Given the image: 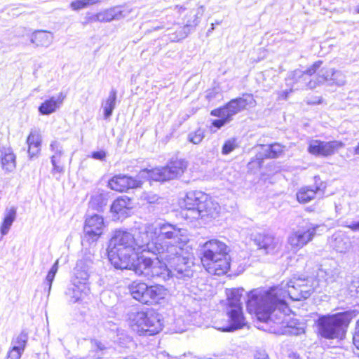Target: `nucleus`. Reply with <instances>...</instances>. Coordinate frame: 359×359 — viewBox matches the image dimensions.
Returning a JSON list of instances; mask_svg holds the SVG:
<instances>
[{
  "label": "nucleus",
  "instance_id": "1",
  "mask_svg": "<svg viewBox=\"0 0 359 359\" xmlns=\"http://www.w3.org/2000/svg\"><path fill=\"white\" fill-rule=\"evenodd\" d=\"M155 233L147 241L144 252L156 256L159 269H167L172 276H187L189 259L184 246L189 242L187 231L168 222L153 224Z\"/></svg>",
  "mask_w": 359,
  "mask_h": 359
},
{
  "label": "nucleus",
  "instance_id": "2",
  "mask_svg": "<svg viewBox=\"0 0 359 359\" xmlns=\"http://www.w3.org/2000/svg\"><path fill=\"white\" fill-rule=\"evenodd\" d=\"M297 278H294L287 283L273 286L268 290H253L248 294L247 310L254 313L260 321L276 324L283 323L290 309L286 303L287 297L292 299V289L299 290L296 285Z\"/></svg>",
  "mask_w": 359,
  "mask_h": 359
},
{
  "label": "nucleus",
  "instance_id": "3",
  "mask_svg": "<svg viewBox=\"0 0 359 359\" xmlns=\"http://www.w3.org/2000/svg\"><path fill=\"white\" fill-rule=\"evenodd\" d=\"M154 231L151 223L140 225L133 233L116 231L107 248L109 260L114 268L121 270L126 269L129 258L135 252H144L147 241L155 233Z\"/></svg>",
  "mask_w": 359,
  "mask_h": 359
},
{
  "label": "nucleus",
  "instance_id": "4",
  "mask_svg": "<svg viewBox=\"0 0 359 359\" xmlns=\"http://www.w3.org/2000/svg\"><path fill=\"white\" fill-rule=\"evenodd\" d=\"M229 247L222 241L212 239L201 247V263L211 274H225L230 268Z\"/></svg>",
  "mask_w": 359,
  "mask_h": 359
},
{
  "label": "nucleus",
  "instance_id": "5",
  "mask_svg": "<svg viewBox=\"0 0 359 359\" xmlns=\"http://www.w3.org/2000/svg\"><path fill=\"white\" fill-rule=\"evenodd\" d=\"M184 216L191 220L208 219L219 215L220 206L207 194L201 191H189L184 198Z\"/></svg>",
  "mask_w": 359,
  "mask_h": 359
},
{
  "label": "nucleus",
  "instance_id": "6",
  "mask_svg": "<svg viewBox=\"0 0 359 359\" xmlns=\"http://www.w3.org/2000/svg\"><path fill=\"white\" fill-rule=\"evenodd\" d=\"M243 292V288H238L231 290L227 294L226 314L229 316V323L223 326L216 325L215 327L217 330L222 332H232L246 325L241 306Z\"/></svg>",
  "mask_w": 359,
  "mask_h": 359
},
{
  "label": "nucleus",
  "instance_id": "7",
  "mask_svg": "<svg viewBox=\"0 0 359 359\" xmlns=\"http://www.w3.org/2000/svg\"><path fill=\"white\" fill-rule=\"evenodd\" d=\"M351 320V314L347 312L322 316L318 319L319 333L326 339H341Z\"/></svg>",
  "mask_w": 359,
  "mask_h": 359
},
{
  "label": "nucleus",
  "instance_id": "8",
  "mask_svg": "<svg viewBox=\"0 0 359 359\" xmlns=\"http://www.w3.org/2000/svg\"><path fill=\"white\" fill-rule=\"evenodd\" d=\"M132 329L139 335L151 336L162 330V323L153 312L133 311L128 314Z\"/></svg>",
  "mask_w": 359,
  "mask_h": 359
},
{
  "label": "nucleus",
  "instance_id": "9",
  "mask_svg": "<svg viewBox=\"0 0 359 359\" xmlns=\"http://www.w3.org/2000/svg\"><path fill=\"white\" fill-rule=\"evenodd\" d=\"M133 299L145 304L158 303L165 298L168 290L162 285L148 286L146 283L134 281L129 286Z\"/></svg>",
  "mask_w": 359,
  "mask_h": 359
},
{
  "label": "nucleus",
  "instance_id": "10",
  "mask_svg": "<svg viewBox=\"0 0 359 359\" xmlns=\"http://www.w3.org/2000/svg\"><path fill=\"white\" fill-rule=\"evenodd\" d=\"M187 168V161L176 159L171 161L165 167L156 168L151 170H144L140 174L142 175L146 174L147 177L154 181H167L181 176Z\"/></svg>",
  "mask_w": 359,
  "mask_h": 359
},
{
  "label": "nucleus",
  "instance_id": "11",
  "mask_svg": "<svg viewBox=\"0 0 359 359\" xmlns=\"http://www.w3.org/2000/svg\"><path fill=\"white\" fill-rule=\"evenodd\" d=\"M323 62L318 60L314 62L306 71L296 69L292 72L287 78V86H290L289 91H283L284 98L287 99L288 94L292 91L311 89L309 82L312 81L313 76L316 73L317 70L320 67Z\"/></svg>",
  "mask_w": 359,
  "mask_h": 359
},
{
  "label": "nucleus",
  "instance_id": "12",
  "mask_svg": "<svg viewBox=\"0 0 359 359\" xmlns=\"http://www.w3.org/2000/svg\"><path fill=\"white\" fill-rule=\"evenodd\" d=\"M256 101L252 94H243L242 97L232 99L222 108L215 109L211 111V115L217 117H226L231 120L232 116L236 114L247 109L248 107H254Z\"/></svg>",
  "mask_w": 359,
  "mask_h": 359
},
{
  "label": "nucleus",
  "instance_id": "13",
  "mask_svg": "<svg viewBox=\"0 0 359 359\" xmlns=\"http://www.w3.org/2000/svg\"><path fill=\"white\" fill-rule=\"evenodd\" d=\"M318 226L306 224L293 229L287 237V243L292 249L299 250L311 242L316 234Z\"/></svg>",
  "mask_w": 359,
  "mask_h": 359
},
{
  "label": "nucleus",
  "instance_id": "14",
  "mask_svg": "<svg viewBox=\"0 0 359 359\" xmlns=\"http://www.w3.org/2000/svg\"><path fill=\"white\" fill-rule=\"evenodd\" d=\"M128 264L126 269L133 270L137 275L148 278L158 276L161 273L154 266L153 260L144 255L138 256L136 260H133L132 257L129 258Z\"/></svg>",
  "mask_w": 359,
  "mask_h": 359
},
{
  "label": "nucleus",
  "instance_id": "15",
  "mask_svg": "<svg viewBox=\"0 0 359 359\" xmlns=\"http://www.w3.org/2000/svg\"><path fill=\"white\" fill-rule=\"evenodd\" d=\"M344 147V144L341 141L324 142L319 140H312L309 142L308 151L315 156H329L333 155Z\"/></svg>",
  "mask_w": 359,
  "mask_h": 359
},
{
  "label": "nucleus",
  "instance_id": "16",
  "mask_svg": "<svg viewBox=\"0 0 359 359\" xmlns=\"http://www.w3.org/2000/svg\"><path fill=\"white\" fill-rule=\"evenodd\" d=\"M253 241L258 249L263 250L265 254H277L282 248L281 240L270 233H257Z\"/></svg>",
  "mask_w": 359,
  "mask_h": 359
},
{
  "label": "nucleus",
  "instance_id": "17",
  "mask_svg": "<svg viewBox=\"0 0 359 359\" xmlns=\"http://www.w3.org/2000/svg\"><path fill=\"white\" fill-rule=\"evenodd\" d=\"M93 264V255L91 254L86 255L83 257L78 260L74 268V276L72 283L74 284L88 285V278L91 273L92 266Z\"/></svg>",
  "mask_w": 359,
  "mask_h": 359
},
{
  "label": "nucleus",
  "instance_id": "18",
  "mask_svg": "<svg viewBox=\"0 0 359 359\" xmlns=\"http://www.w3.org/2000/svg\"><path fill=\"white\" fill-rule=\"evenodd\" d=\"M131 10L127 7L115 6L104 10L88 19V22H107L112 20H119L128 17Z\"/></svg>",
  "mask_w": 359,
  "mask_h": 359
},
{
  "label": "nucleus",
  "instance_id": "19",
  "mask_svg": "<svg viewBox=\"0 0 359 359\" xmlns=\"http://www.w3.org/2000/svg\"><path fill=\"white\" fill-rule=\"evenodd\" d=\"M103 226L104 220L101 216L95 214L88 217L83 227L84 239L89 243L97 241L102 233Z\"/></svg>",
  "mask_w": 359,
  "mask_h": 359
},
{
  "label": "nucleus",
  "instance_id": "20",
  "mask_svg": "<svg viewBox=\"0 0 359 359\" xmlns=\"http://www.w3.org/2000/svg\"><path fill=\"white\" fill-rule=\"evenodd\" d=\"M203 12L204 8L202 6L198 8L196 11H190L189 14L186 16L184 27L181 28L177 25L180 30H176L175 32L172 34L173 36L170 37V40L172 41H178L185 38L188 35L190 28L196 27L198 25L199 18L203 15Z\"/></svg>",
  "mask_w": 359,
  "mask_h": 359
},
{
  "label": "nucleus",
  "instance_id": "21",
  "mask_svg": "<svg viewBox=\"0 0 359 359\" xmlns=\"http://www.w3.org/2000/svg\"><path fill=\"white\" fill-rule=\"evenodd\" d=\"M339 276V269L334 262H325L318 269L316 278L318 285L325 283L328 285L336 281Z\"/></svg>",
  "mask_w": 359,
  "mask_h": 359
},
{
  "label": "nucleus",
  "instance_id": "22",
  "mask_svg": "<svg viewBox=\"0 0 359 359\" xmlns=\"http://www.w3.org/2000/svg\"><path fill=\"white\" fill-rule=\"evenodd\" d=\"M296 285L299 287V290L292 289L290 294L292 295V300L300 301L309 298L313 293L315 287L317 286V283L311 278H297V282L295 283Z\"/></svg>",
  "mask_w": 359,
  "mask_h": 359
},
{
  "label": "nucleus",
  "instance_id": "23",
  "mask_svg": "<svg viewBox=\"0 0 359 359\" xmlns=\"http://www.w3.org/2000/svg\"><path fill=\"white\" fill-rule=\"evenodd\" d=\"M142 182L126 175L113 177L109 181V187L116 191L123 192L129 189L140 187Z\"/></svg>",
  "mask_w": 359,
  "mask_h": 359
},
{
  "label": "nucleus",
  "instance_id": "24",
  "mask_svg": "<svg viewBox=\"0 0 359 359\" xmlns=\"http://www.w3.org/2000/svg\"><path fill=\"white\" fill-rule=\"evenodd\" d=\"M66 97V94L62 92L57 96H52L48 100L44 101L39 107V111L42 115H49L59 109Z\"/></svg>",
  "mask_w": 359,
  "mask_h": 359
},
{
  "label": "nucleus",
  "instance_id": "25",
  "mask_svg": "<svg viewBox=\"0 0 359 359\" xmlns=\"http://www.w3.org/2000/svg\"><path fill=\"white\" fill-rule=\"evenodd\" d=\"M42 143V136L39 129H32L27 138V144L28 145L27 153L29 158L36 156L41 151Z\"/></svg>",
  "mask_w": 359,
  "mask_h": 359
},
{
  "label": "nucleus",
  "instance_id": "26",
  "mask_svg": "<svg viewBox=\"0 0 359 359\" xmlns=\"http://www.w3.org/2000/svg\"><path fill=\"white\" fill-rule=\"evenodd\" d=\"M90 292L88 285L74 284L69 287L65 292L67 297L70 303H76L83 299Z\"/></svg>",
  "mask_w": 359,
  "mask_h": 359
},
{
  "label": "nucleus",
  "instance_id": "27",
  "mask_svg": "<svg viewBox=\"0 0 359 359\" xmlns=\"http://www.w3.org/2000/svg\"><path fill=\"white\" fill-rule=\"evenodd\" d=\"M1 154V165L6 172H12L16 168V156L11 148H4Z\"/></svg>",
  "mask_w": 359,
  "mask_h": 359
},
{
  "label": "nucleus",
  "instance_id": "28",
  "mask_svg": "<svg viewBox=\"0 0 359 359\" xmlns=\"http://www.w3.org/2000/svg\"><path fill=\"white\" fill-rule=\"evenodd\" d=\"M53 34L51 32L38 30L32 33L31 43L39 47H48L53 41Z\"/></svg>",
  "mask_w": 359,
  "mask_h": 359
},
{
  "label": "nucleus",
  "instance_id": "29",
  "mask_svg": "<svg viewBox=\"0 0 359 359\" xmlns=\"http://www.w3.org/2000/svg\"><path fill=\"white\" fill-rule=\"evenodd\" d=\"M332 69L321 68L318 69L316 73L313 76V79L309 82L311 89H314L317 86L323 84L325 82L331 81Z\"/></svg>",
  "mask_w": 359,
  "mask_h": 359
},
{
  "label": "nucleus",
  "instance_id": "30",
  "mask_svg": "<svg viewBox=\"0 0 359 359\" xmlns=\"http://www.w3.org/2000/svg\"><path fill=\"white\" fill-rule=\"evenodd\" d=\"M133 208V203L130 198L121 196L115 200L111 206V210L117 214L123 215L128 210Z\"/></svg>",
  "mask_w": 359,
  "mask_h": 359
},
{
  "label": "nucleus",
  "instance_id": "31",
  "mask_svg": "<svg viewBox=\"0 0 359 359\" xmlns=\"http://www.w3.org/2000/svg\"><path fill=\"white\" fill-rule=\"evenodd\" d=\"M264 151V156H260L258 159L275 158L278 157L283 151V147L279 144L275 143L270 145H261Z\"/></svg>",
  "mask_w": 359,
  "mask_h": 359
},
{
  "label": "nucleus",
  "instance_id": "32",
  "mask_svg": "<svg viewBox=\"0 0 359 359\" xmlns=\"http://www.w3.org/2000/svg\"><path fill=\"white\" fill-rule=\"evenodd\" d=\"M15 217L16 209L14 207H12L10 209H7L6 210L5 217L0 229L2 236H5L8 233L13 222L15 219Z\"/></svg>",
  "mask_w": 359,
  "mask_h": 359
},
{
  "label": "nucleus",
  "instance_id": "33",
  "mask_svg": "<svg viewBox=\"0 0 359 359\" xmlns=\"http://www.w3.org/2000/svg\"><path fill=\"white\" fill-rule=\"evenodd\" d=\"M116 90L112 89L109 94L107 99L102 104L104 109V119H109L112 115L113 111L116 107Z\"/></svg>",
  "mask_w": 359,
  "mask_h": 359
},
{
  "label": "nucleus",
  "instance_id": "34",
  "mask_svg": "<svg viewBox=\"0 0 359 359\" xmlns=\"http://www.w3.org/2000/svg\"><path fill=\"white\" fill-rule=\"evenodd\" d=\"M318 193L310 187H302L297 193V198L299 203H306L313 199Z\"/></svg>",
  "mask_w": 359,
  "mask_h": 359
},
{
  "label": "nucleus",
  "instance_id": "35",
  "mask_svg": "<svg viewBox=\"0 0 359 359\" xmlns=\"http://www.w3.org/2000/svg\"><path fill=\"white\" fill-rule=\"evenodd\" d=\"M28 341V335L27 333L25 331L21 332V333L18 335L16 337H13L11 341V348H15V349L24 352L27 343Z\"/></svg>",
  "mask_w": 359,
  "mask_h": 359
},
{
  "label": "nucleus",
  "instance_id": "36",
  "mask_svg": "<svg viewBox=\"0 0 359 359\" xmlns=\"http://www.w3.org/2000/svg\"><path fill=\"white\" fill-rule=\"evenodd\" d=\"M331 85H336L337 86H344L346 83V75L344 72L339 70L332 69V76L330 77Z\"/></svg>",
  "mask_w": 359,
  "mask_h": 359
},
{
  "label": "nucleus",
  "instance_id": "37",
  "mask_svg": "<svg viewBox=\"0 0 359 359\" xmlns=\"http://www.w3.org/2000/svg\"><path fill=\"white\" fill-rule=\"evenodd\" d=\"M50 150L53 154L50 157L51 163L60 161L61 156L64 154V150L57 141H53L50 144Z\"/></svg>",
  "mask_w": 359,
  "mask_h": 359
},
{
  "label": "nucleus",
  "instance_id": "38",
  "mask_svg": "<svg viewBox=\"0 0 359 359\" xmlns=\"http://www.w3.org/2000/svg\"><path fill=\"white\" fill-rule=\"evenodd\" d=\"M101 0H74L70 4L73 11H79L100 2Z\"/></svg>",
  "mask_w": 359,
  "mask_h": 359
},
{
  "label": "nucleus",
  "instance_id": "39",
  "mask_svg": "<svg viewBox=\"0 0 359 359\" xmlns=\"http://www.w3.org/2000/svg\"><path fill=\"white\" fill-rule=\"evenodd\" d=\"M58 260H56L54 264L52 266L50 269L49 270L46 278V283L48 286V292L49 293L51 289L53 281L55 278V274L58 271Z\"/></svg>",
  "mask_w": 359,
  "mask_h": 359
},
{
  "label": "nucleus",
  "instance_id": "40",
  "mask_svg": "<svg viewBox=\"0 0 359 359\" xmlns=\"http://www.w3.org/2000/svg\"><path fill=\"white\" fill-rule=\"evenodd\" d=\"M89 205L92 208L99 210L106 205V202L102 194H96L91 197Z\"/></svg>",
  "mask_w": 359,
  "mask_h": 359
},
{
  "label": "nucleus",
  "instance_id": "41",
  "mask_svg": "<svg viewBox=\"0 0 359 359\" xmlns=\"http://www.w3.org/2000/svg\"><path fill=\"white\" fill-rule=\"evenodd\" d=\"M204 138V132L202 129L199 128L194 132L190 133L188 135V140L189 142L198 144L201 142L203 139Z\"/></svg>",
  "mask_w": 359,
  "mask_h": 359
},
{
  "label": "nucleus",
  "instance_id": "42",
  "mask_svg": "<svg viewBox=\"0 0 359 359\" xmlns=\"http://www.w3.org/2000/svg\"><path fill=\"white\" fill-rule=\"evenodd\" d=\"M141 198L143 201H145L150 204L160 203L162 200V198L156 194L149 192L143 193Z\"/></svg>",
  "mask_w": 359,
  "mask_h": 359
},
{
  "label": "nucleus",
  "instance_id": "43",
  "mask_svg": "<svg viewBox=\"0 0 359 359\" xmlns=\"http://www.w3.org/2000/svg\"><path fill=\"white\" fill-rule=\"evenodd\" d=\"M236 146L235 140H229L226 141L222 147V154H229L236 149Z\"/></svg>",
  "mask_w": 359,
  "mask_h": 359
},
{
  "label": "nucleus",
  "instance_id": "44",
  "mask_svg": "<svg viewBox=\"0 0 359 359\" xmlns=\"http://www.w3.org/2000/svg\"><path fill=\"white\" fill-rule=\"evenodd\" d=\"M326 188L325 184L321 181L319 176L314 177V185L311 189L316 190V192L318 193L321 191L322 194L324 193V190Z\"/></svg>",
  "mask_w": 359,
  "mask_h": 359
},
{
  "label": "nucleus",
  "instance_id": "45",
  "mask_svg": "<svg viewBox=\"0 0 359 359\" xmlns=\"http://www.w3.org/2000/svg\"><path fill=\"white\" fill-rule=\"evenodd\" d=\"M23 352H21L15 348H11L6 355V359H20Z\"/></svg>",
  "mask_w": 359,
  "mask_h": 359
},
{
  "label": "nucleus",
  "instance_id": "46",
  "mask_svg": "<svg viewBox=\"0 0 359 359\" xmlns=\"http://www.w3.org/2000/svg\"><path fill=\"white\" fill-rule=\"evenodd\" d=\"M335 241V248L338 252H343L347 250V246L345 243H343V239L341 238H336Z\"/></svg>",
  "mask_w": 359,
  "mask_h": 359
},
{
  "label": "nucleus",
  "instance_id": "47",
  "mask_svg": "<svg viewBox=\"0 0 359 359\" xmlns=\"http://www.w3.org/2000/svg\"><path fill=\"white\" fill-rule=\"evenodd\" d=\"M220 119L214 120L212 121V126L217 128H220L223 126H224L226 123L229 122L231 120L227 119L226 117H220Z\"/></svg>",
  "mask_w": 359,
  "mask_h": 359
},
{
  "label": "nucleus",
  "instance_id": "48",
  "mask_svg": "<svg viewBox=\"0 0 359 359\" xmlns=\"http://www.w3.org/2000/svg\"><path fill=\"white\" fill-rule=\"evenodd\" d=\"M91 157L96 160L103 161L106 157V153L102 150L93 151L91 154Z\"/></svg>",
  "mask_w": 359,
  "mask_h": 359
},
{
  "label": "nucleus",
  "instance_id": "49",
  "mask_svg": "<svg viewBox=\"0 0 359 359\" xmlns=\"http://www.w3.org/2000/svg\"><path fill=\"white\" fill-rule=\"evenodd\" d=\"M59 161H55L54 163H51L53 165V169L51 172L54 175L56 173H62L64 171V168L62 166L58 165Z\"/></svg>",
  "mask_w": 359,
  "mask_h": 359
},
{
  "label": "nucleus",
  "instance_id": "50",
  "mask_svg": "<svg viewBox=\"0 0 359 359\" xmlns=\"http://www.w3.org/2000/svg\"><path fill=\"white\" fill-rule=\"evenodd\" d=\"M95 346H96V348L97 350H99L100 353L98 354L97 355H95V357L96 358H102L104 355V351L105 350L104 346L102 343L95 342Z\"/></svg>",
  "mask_w": 359,
  "mask_h": 359
},
{
  "label": "nucleus",
  "instance_id": "51",
  "mask_svg": "<svg viewBox=\"0 0 359 359\" xmlns=\"http://www.w3.org/2000/svg\"><path fill=\"white\" fill-rule=\"evenodd\" d=\"M349 290L351 292H355L359 293V280H353L349 286Z\"/></svg>",
  "mask_w": 359,
  "mask_h": 359
},
{
  "label": "nucleus",
  "instance_id": "52",
  "mask_svg": "<svg viewBox=\"0 0 359 359\" xmlns=\"http://www.w3.org/2000/svg\"><path fill=\"white\" fill-rule=\"evenodd\" d=\"M306 102L308 104H320L322 102V97H314L311 99L307 98Z\"/></svg>",
  "mask_w": 359,
  "mask_h": 359
},
{
  "label": "nucleus",
  "instance_id": "53",
  "mask_svg": "<svg viewBox=\"0 0 359 359\" xmlns=\"http://www.w3.org/2000/svg\"><path fill=\"white\" fill-rule=\"evenodd\" d=\"M255 359H269L264 351H257L255 355Z\"/></svg>",
  "mask_w": 359,
  "mask_h": 359
},
{
  "label": "nucleus",
  "instance_id": "54",
  "mask_svg": "<svg viewBox=\"0 0 359 359\" xmlns=\"http://www.w3.org/2000/svg\"><path fill=\"white\" fill-rule=\"evenodd\" d=\"M346 226L353 231H359V221L351 222L350 224L346 225Z\"/></svg>",
  "mask_w": 359,
  "mask_h": 359
},
{
  "label": "nucleus",
  "instance_id": "55",
  "mask_svg": "<svg viewBox=\"0 0 359 359\" xmlns=\"http://www.w3.org/2000/svg\"><path fill=\"white\" fill-rule=\"evenodd\" d=\"M353 341L354 345L359 349V330L355 333L353 337Z\"/></svg>",
  "mask_w": 359,
  "mask_h": 359
},
{
  "label": "nucleus",
  "instance_id": "56",
  "mask_svg": "<svg viewBox=\"0 0 359 359\" xmlns=\"http://www.w3.org/2000/svg\"><path fill=\"white\" fill-rule=\"evenodd\" d=\"M354 153L355 154L359 155V143L358 145L354 148Z\"/></svg>",
  "mask_w": 359,
  "mask_h": 359
},
{
  "label": "nucleus",
  "instance_id": "57",
  "mask_svg": "<svg viewBox=\"0 0 359 359\" xmlns=\"http://www.w3.org/2000/svg\"><path fill=\"white\" fill-rule=\"evenodd\" d=\"M357 329L359 330V318L358 320L357 321Z\"/></svg>",
  "mask_w": 359,
  "mask_h": 359
},
{
  "label": "nucleus",
  "instance_id": "58",
  "mask_svg": "<svg viewBox=\"0 0 359 359\" xmlns=\"http://www.w3.org/2000/svg\"><path fill=\"white\" fill-rule=\"evenodd\" d=\"M161 28H162L161 27H157L154 28V30H158V29H160Z\"/></svg>",
  "mask_w": 359,
  "mask_h": 359
},
{
  "label": "nucleus",
  "instance_id": "59",
  "mask_svg": "<svg viewBox=\"0 0 359 359\" xmlns=\"http://www.w3.org/2000/svg\"><path fill=\"white\" fill-rule=\"evenodd\" d=\"M357 12L359 13V6L357 8Z\"/></svg>",
  "mask_w": 359,
  "mask_h": 359
},
{
  "label": "nucleus",
  "instance_id": "60",
  "mask_svg": "<svg viewBox=\"0 0 359 359\" xmlns=\"http://www.w3.org/2000/svg\"><path fill=\"white\" fill-rule=\"evenodd\" d=\"M211 29H214L213 24H212Z\"/></svg>",
  "mask_w": 359,
  "mask_h": 359
}]
</instances>
